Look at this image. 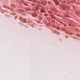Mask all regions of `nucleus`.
Instances as JSON below:
<instances>
[{"mask_svg": "<svg viewBox=\"0 0 80 80\" xmlns=\"http://www.w3.org/2000/svg\"><path fill=\"white\" fill-rule=\"evenodd\" d=\"M22 25H23V24H22Z\"/></svg>", "mask_w": 80, "mask_h": 80, "instance_id": "obj_7", "label": "nucleus"}, {"mask_svg": "<svg viewBox=\"0 0 80 80\" xmlns=\"http://www.w3.org/2000/svg\"><path fill=\"white\" fill-rule=\"evenodd\" d=\"M61 40V39H59V40Z\"/></svg>", "mask_w": 80, "mask_h": 80, "instance_id": "obj_6", "label": "nucleus"}, {"mask_svg": "<svg viewBox=\"0 0 80 80\" xmlns=\"http://www.w3.org/2000/svg\"><path fill=\"white\" fill-rule=\"evenodd\" d=\"M66 37H67V35L66 36Z\"/></svg>", "mask_w": 80, "mask_h": 80, "instance_id": "obj_5", "label": "nucleus"}, {"mask_svg": "<svg viewBox=\"0 0 80 80\" xmlns=\"http://www.w3.org/2000/svg\"><path fill=\"white\" fill-rule=\"evenodd\" d=\"M28 0L29 1H32L33 0Z\"/></svg>", "mask_w": 80, "mask_h": 80, "instance_id": "obj_3", "label": "nucleus"}, {"mask_svg": "<svg viewBox=\"0 0 80 80\" xmlns=\"http://www.w3.org/2000/svg\"><path fill=\"white\" fill-rule=\"evenodd\" d=\"M21 26H22V25H21Z\"/></svg>", "mask_w": 80, "mask_h": 80, "instance_id": "obj_8", "label": "nucleus"}, {"mask_svg": "<svg viewBox=\"0 0 80 80\" xmlns=\"http://www.w3.org/2000/svg\"><path fill=\"white\" fill-rule=\"evenodd\" d=\"M34 2H36V0H34Z\"/></svg>", "mask_w": 80, "mask_h": 80, "instance_id": "obj_4", "label": "nucleus"}, {"mask_svg": "<svg viewBox=\"0 0 80 80\" xmlns=\"http://www.w3.org/2000/svg\"><path fill=\"white\" fill-rule=\"evenodd\" d=\"M41 4H42V3H41Z\"/></svg>", "mask_w": 80, "mask_h": 80, "instance_id": "obj_9", "label": "nucleus"}, {"mask_svg": "<svg viewBox=\"0 0 80 80\" xmlns=\"http://www.w3.org/2000/svg\"><path fill=\"white\" fill-rule=\"evenodd\" d=\"M41 12H42V13H43V12H44V10L43 9H42L41 10Z\"/></svg>", "mask_w": 80, "mask_h": 80, "instance_id": "obj_1", "label": "nucleus"}, {"mask_svg": "<svg viewBox=\"0 0 80 80\" xmlns=\"http://www.w3.org/2000/svg\"><path fill=\"white\" fill-rule=\"evenodd\" d=\"M55 3L56 4H58V2H55Z\"/></svg>", "mask_w": 80, "mask_h": 80, "instance_id": "obj_2", "label": "nucleus"}]
</instances>
